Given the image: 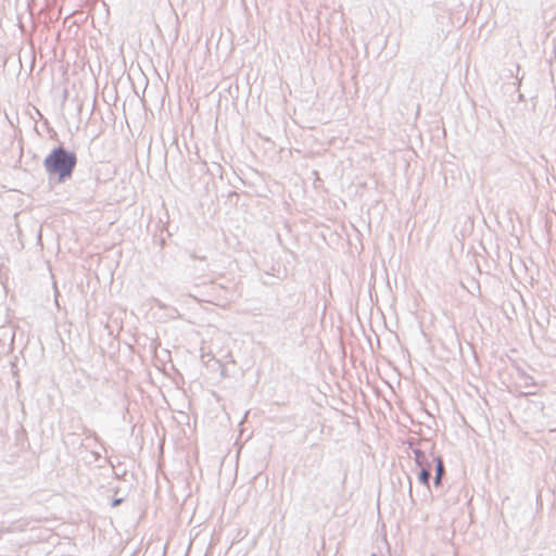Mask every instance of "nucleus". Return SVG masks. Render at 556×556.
I'll return each instance as SVG.
<instances>
[{
    "mask_svg": "<svg viewBox=\"0 0 556 556\" xmlns=\"http://www.w3.org/2000/svg\"><path fill=\"white\" fill-rule=\"evenodd\" d=\"M45 168L50 175H56L59 181L72 176L76 166V155L63 148H56L45 159Z\"/></svg>",
    "mask_w": 556,
    "mask_h": 556,
    "instance_id": "1",
    "label": "nucleus"
},
{
    "mask_svg": "<svg viewBox=\"0 0 556 556\" xmlns=\"http://www.w3.org/2000/svg\"><path fill=\"white\" fill-rule=\"evenodd\" d=\"M435 462H437V466H435V471H437L435 484L439 485L440 482H441L442 475H443V462L439 457L435 459Z\"/></svg>",
    "mask_w": 556,
    "mask_h": 556,
    "instance_id": "2",
    "label": "nucleus"
},
{
    "mask_svg": "<svg viewBox=\"0 0 556 556\" xmlns=\"http://www.w3.org/2000/svg\"><path fill=\"white\" fill-rule=\"evenodd\" d=\"M429 478H430L429 470L427 468H424L419 475L420 482H422L425 485L429 486Z\"/></svg>",
    "mask_w": 556,
    "mask_h": 556,
    "instance_id": "3",
    "label": "nucleus"
}]
</instances>
